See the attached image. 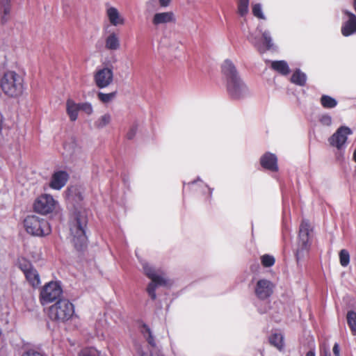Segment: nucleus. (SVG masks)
<instances>
[{
	"label": "nucleus",
	"instance_id": "1",
	"mask_svg": "<svg viewBox=\"0 0 356 356\" xmlns=\"http://www.w3.org/2000/svg\"><path fill=\"white\" fill-rule=\"evenodd\" d=\"M221 71L226 82L227 92L232 99H241L249 95V90L232 60L226 59L221 65Z\"/></svg>",
	"mask_w": 356,
	"mask_h": 356
},
{
	"label": "nucleus",
	"instance_id": "2",
	"mask_svg": "<svg viewBox=\"0 0 356 356\" xmlns=\"http://www.w3.org/2000/svg\"><path fill=\"white\" fill-rule=\"evenodd\" d=\"M87 225L88 211L76 209L70 221V231L72 241L77 250H81L87 244Z\"/></svg>",
	"mask_w": 356,
	"mask_h": 356
},
{
	"label": "nucleus",
	"instance_id": "3",
	"mask_svg": "<svg viewBox=\"0 0 356 356\" xmlns=\"http://www.w3.org/2000/svg\"><path fill=\"white\" fill-rule=\"evenodd\" d=\"M0 86L4 94L10 97H17L25 90L23 76L15 71L9 70L3 73Z\"/></svg>",
	"mask_w": 356,
	"mask_h": 356
},
{
	"label": "nucleus",
	"instance_id": "4",
	"mask_svg": "<svg viewBox=\"0 0 356 356\" xmlns=\"http://www.w3.org/2000/svg\"><path fill=\"white\" fill-rule=\"evenodd\" d=\"M74 314V306L67 299L58 300L49 309V316L54 321L64 323Z\"/></svg>",
	"mask_w": 356,
	"mask_h": 356
},
{
	"label": "nucleus",
	"instance_id": "5",
	"mask_svg": "<svg viewBox=\"0 0 356 356\" xmlns=\"http://www.w3.org/2000/svg\"><path fill=\"white\" fill-rule=\"evenodd\" d=\"M24 227L28 234L34 236L42 237L49 235L51 232L48 221L35 215L28 216L24 219Z\"/></svg>",
	"mask_w": 356,
	"mask_h": 356
},
{
	"label": "nucleus",
	"instance_id": "6",
	"mask_svg": "<svg viewBox=\"0 0 356 356\" xmlns=\"http://www.w3.org/2000/svg\"><path fill=\"white\" fill-rule=\"evenodd\" d=\"M144 273L151 279L152 282L148 284L147 292L152 300L156 298V289L159 286H165L168 280L163 273L156 270L152 265L146 261L141 263Z\"/></svg>",
	"mask_w": 356,
	"mask_h": 356
},
{
	"label": "nucleus",
	"instance_id": "7",
	"mask_svg": "<svg viewBox=\"0 0 356 356\" xmlns=\"http://www.w3.org/2000/svg\"><path fill=\"white\" fill-rule=\"evenodd\" d=\"M310 225L308 220H303L300 225L298 248L296 257L298 262L302 259L309 252L310 248Z\"/></svg>",
	"mask_w": 356,
	"mask_h": 356
},
{
	"label": "nucleus",
	"instance_id": "8",
	"mask_svg": "<svg viewBox=\"0 0 356 356\" xmlns=\"http://www.w3.org/2000/svg\"><path fill=\"white\" fill-rule=\"evenodd\" d=\"M63 289L60 282L51 281L44 284L40 293V301L42 305L61 300Z\"/></svg>",
	"mask_w": 356,
	"mask_h": 356
},
{
	"label": "nucleus",
	"instance_id": "9",
	"mask_svg": "<svg viewBox=\"0 0 356 356\" xmlns=\"http://www.w3.org/2000/svg\"><path fill=\"white\" fill-rule=\"evenodd\" d=\"M17 266L23 272L26 281L33 288H36L40 284V275L30 261L24 257L19 258Z\"/></svg>",
	"mask_w": 356,
	"mask_h": 356
},
{
	"label": "nucleus",
	"instance_id": "10",
	"mask_svg": "<svg viewBox=\"0 0 356 356\" xmlns=\"http://www.w3.org/2000/svg\"><path fill=\"white\" fill-rule=\"evenodd\" d=\"M353 134V131L346 126H341L329 138L330 144L338 150L344 149L348 136Z\"/></svg>",
	"mask_w": 356,
	"mask_h": 356
},
{
	"label": "nucleus",
	"instance_id": "11",
	"mask_svg": "<svg viewBox=\"0 0 356 356\" xmlns=\"http://www.w3.org/2000/svg\"><path fill=\"white\" fill-rule=\"evenodd\" d=\"M56 202L50 195H42L38 197L34 202L33 208L35 212L47 214L53 211Z\"/></svg>",
	"mask_w": 356,
	"mask_h": 356
},
{
	"label": "nucleus",
	"instance_id": "12",
	"mask_svg": "<svg viewBox=\"0 0 356 356\" xmlns=\"http://www.w3.org/2000/svg\"><path fill=\"white\" fill-rule=\"evenodd\" d=\"M94 81L99 88L108 87L113 81V70L108 67H103L96 71Z\"/></svg>",
	"mask_w": 356,
	"mask_h": 356
},
{
	"label": "nucleus",
	"instance_id": "13",
	"mask_svg": "<svg viewBox=\"0 0 356 356\" xmlns=\"http://www.w3.org/2000/svg\"><path fill=\"white\" fill-rule=\"evenodd\" d=\"M273 291V284L270 281L265 279L257 281L254 288V293L259 300H266L272 295Z\"/></svg>",
	"mask_w": 356,
	"mask_h": 356
},
{
	"label": "nucleus",
	"instance_id": "14",
	"mask_svg": "<svg viewBox=\"0 0 356 356\" xmlns=\"http://www.w3.org/2000/svg\"><path fill=\"white\" fill-rule=\"evenodd\" d=\"M343 12L349 19L342 24L341 33L343 36L348 37L356 33V15L347 10H343Z\"/></svg>",
	"mask_w": 356,
	"mask_h": 356
},
{
	"label": "nucleus",
	"instance_id": "15",
	"mask_svg": "<svg viewBox=\"0 0 356 356\" xmlns=\"http://www.w3.org/2000/svg\"><path fill=\"white\" fill-rule=\"evenodd\" d=\"M69 179L68 173L65 170L54 172L51 178L49 186L54 190H60L65 186Z\"/></svg>",
	"mask_w": 356,
	"mask_h": 356
},
{
	"label": "nucleus",
	"instance_id": "16",
	"mask_svg": "<svg viewBox=\"0 0 356 356\" xmlns=\"http://www.w3.org/2000/svg\"><path fill=\"white\" fill-rule=\"evenodd\" d=\"M64 149L73 160L80 159L84 155L82 147L74 138H72L70 141L65 143Z\"/></svg>",
	"mask_w": 356,
	"mask_h": 356
},
{
	"label": "nucleus",
	"instance_id": "17",
	"mask_svg": "<svg viewBox=\"0 0 356 356\" xmlns=\"http://www.w3.org/2000/svg\"><path fill=\"white\" fill-rule=\"evenodd\" d=\"M260 164L263 168L271 172H277L279 169L277 156L269 152L261 156Z\"/></svg>",
	"mask_w": 356,
	"mask_h": 356
},
{
	"label": "nucleus",
	"instance_id": "18",
	"mask_svg": "<svg viewBox=\"0 0 356 356\" xmlns=\"http://www.w3.org/2000/svg\"><path fill=\"white\" fill-rule=\"evenodd\" d=\"M175 15L172 12H163L156 13L152 19V23L155 26L175 22Z\"/></svg>",
	"mask_w": 356,
	"mask_h": 356
},
{
	"label": "nucleus",
	"instance_id": "19",
	"mask_svg": "<svg viewBox=\"0 0 356 356\" xmlns=\"http://www.w3.org/2000/svg\"><path fill=\"white\" fill-rule=\"evenodd\" d=\"M257 30L261 34V37L263 39V44H261V46L264 49V53L266 52V51L273 49L274 43L270 31H262L260 26H258L257 27Z\"/></svg>",
	"mask_w": 356,
	"mask_h": 356
},
{
	"label": "nucleus",
	"instance_id": "20",
	"mask_svg": "<svg viewBox=\"0 0 356 356\" xmlns=\"http://www.w3.org/2000/svg\"><path fill=\"white\" fill-rule=\"evenodd\" d=\"M79 111V103H76L72 99L67 100L66 111L71 121L74 122L77 120Z\"/></svg>",
	"mask_w": 356,
	"mask_h": 356
},
{
	"label": "nucleus",
	"instance_id": "21",
	"mask_svg": "<svg viewBox=\"0 0 356 356\" xmlns=\"http://www.w3.org/2000/svg\"><path fill=\"white\" fill-rule=\"evenodd\" d=\"M106 15L110 23L113 26H116L121 25L124 22L123 17L120 16L118 9L114 7L108 8L106 10Z\"/></svg>",
	"mask_w": 356,
	"mask_h": 356
},
{
	"label": "nucleus",
	"instance_id": "22",
	"mask_svg": "<svg viewBox=\"0 0 356 356\" xmlns=\"http://www.w3.org/2000/svg\"><path fill=\"white\" fill-rule=\"evenodd\" d=\"M271 68L282 75H288L290 72L289 65L285 60H275L271 62Z\"/></svg>",
	"mask_w": 356,
	"mask_h": 356
},
{
	"label": "nucleus",
	"instance_id": "23",
	"mask_svg": "<svg viewBox=\"0 0 356 356\" xmlns=\"http://www.w3.org/2000/svg\"><path fill=\"white\" fill-rule=\"evenodd\" d=\"M105 47L107 49L115 51L120 47V39L116 33H111L106 39Z\"/></svg>",
	"mask_w": 356,
	"mask_h": 356
},
{
	"label": "nucleus",
	"instance_id": "24",
	"mask_svg": "<svg viewBox=\"0 0 356 356\" xmlns=\"http://www.w3.org/2000/svg\"><path fill=\"white\" fill-rule=\"evenodd\" d=\"M307 79V76L306 74L302 72L300 69H296L291 77V83L299 86H305Z\"/></svg>",
	"mask_w": 356,
	"mask_h": 356
},
{
	"label": "nucleus",
	"instance_id": "25",
	"mask_svg": "<svg viewBox=\"0 0 356 356\" xmlns=\"http://www.w3.org/2000/svg\"><path fill=\"white\" fill-rule=\"evenodd\" d=\"M270 343L276 347L279 350L283 349L284 346V335L281 332L272 333L268 338Z\"/></svg>",
	"mask_w": 356,
	"mask_h": 356
},
{
	"label": "nucleus",
	"instance_id": "26",
	"mask_svg": "<svg viewBox=\"0 0 356 356\" xmlns=\"http://www.w3.org/2000/svg\"><path fill=\"white\" fill-rule=\"evenodd\" d=\"M10 13V0H0V13L2 24L6 23Z\"/></svg>",
	"mask_w": 356,
	"mask_h": 356
},
{
	"label": "nucleus",
	"instance_id": "27",
	"mask_svg": "<svg viewBox=\"0 0 356 356\" xmlns=\"http://www.w3.org/2000/svg\"><path fill=\"white\" fill-rule=\"evenodd\" d=\"M320 102L321 106L324 108L331 109L334 108L337 106L338 102L334 97L327 95H323L321 97Z\"/></svg>",
	"mask_w": 356,
	"mask_h": 356
},
{
	"label": "nucleus",
	"instance_id": "28",
	"mask_svg": "<svg viewBox=\"0 0 356 356\" xmlns=\"http://www.w3.org/2000/svg\"><path fill=\"white\" fill-rule=\"evenodd\" d=\"M140 332L144 336V337L146 339L147 343L150 346L154 347L156 346V342L149 326L145 323H143L140 327Z\"/></svg>",
	"mask_w": 356,
	"mask_h": 356
},
{
	"label": "nucleus",
	"instance_id": "29",
	"mask_svg": "<svg viewBox=\"0 0 356 356\" xmlns=\"http://www.w3.org/2000/svg\"><path fill=\"white\" fill-rule=\"evenodd\" d=\"M246 38L249 42L251 43L259 53L264 54V49L259 36L256 35L254 33L250 32Z\"/></svg>",
	"mask_w": 356,
	"mask_h": 356
},
{
	"label": "nucleus",
	"instance_id": "30",
	"mask_svg": "<svg viewBox=\"0 0 356 356\" xmlns=\"http://www.w3.org/2000/svg\"><path fill=\"white\" fill-rule=\"evenodd\" d=\"M347 323L353 335H356V312L349 311L346 316Z\"/></svg>",
	"mask_w": 356,
	"mask_h": 356
},
{
	"label": "nucleus",
	"instance_id": "31",
	"mask_svg": "<svg viewBox=\"0 0 356 356\" xmlns=\"http://www.w3.org/2000/svg\"><path fill=\"white\" fill-rule=\"evenodd\" d=\"M111 121V115L109 113H106L99 117L94 123L95 127L97 129H103L108 125Z\"/></svg>",
	"mask_w": 356,
	"mask_h": 356
},
{
	"label": "nucleus",
	"instance_id": "32",
	"mask_svg": "<svg viewBox=\"0 0 356 356\" xmlns=\"http://www.w3.org/2000/svg\"><path fill=\"white\" fill-rule=\"evenodd\" d=\"M117 92H112L110 93H104L102 92H97V97L100 102L104 104L111 102L116 96Z\"/></svg>",
	"mask_w": 356,
	"mask_h": 356
},
{
	"label": "nucleus",
	"instance_id": "33",
	"mask_svg": "<svg viewBox=\"0 0 356 356\" xmlns=\"http://www.w3.org/2000/svg\"><path fill=\"white\" fill-rule=\"evenodd\" d=\"M250 0H238V13L241 17L245 16L249 11Z\"/></svg>",
	"mask_w": 356,
	"mask_h": 356
},
{
	"label": "nucleus",
	"instance_id": "34",
	"mask_svg": "<svg viewBox=\"0 0 356 356\" xmlns=\"http://www.w3.org/2000/svg\"><path fill=\"white\" fill-rule=\"evenodd\" d=\"M252 14L254 17L261 19H266V16L264 15L262 10V6L261 3H257L252 5Z\"/></svg>",
	"mask_w": 356,
	"mask_h": 356
},
{
	"label": "nucleus",
	"instance_id": "35",
	"mask_svg": "<svg viewBox=\"0 0 356 356\" xmlns=\"http://www.w3.org/2000/svg\"><path fill=\"white\" fill-rule=\"evenodd\" d=\"M78 356H99V353L96 348L89 347L81 350Z\"/></svg>",
	"mask_w": 356,
	"mask_h": 356
},
{
	"label": "nucleus",
	"instance_id": "36",
	"mask_svg": "<svg viewBox=\"0 0 356 356\" xmlns=\"http://www.w3.org/2000/svg\"><path fill=\"white\" fill-rule=\"evenodd\" d=\"M340 264L342 266L346 267L350 263V254L348 250L343 249L339 252Z\"/></svg>",
	"mask_w": 356,
	"mask_h": 356
},
{
	"label": "nucleus",
	"instance_id": "37",
	"mask_svg": "<svg viewBox=\"0 0 356 356\" xmlns=\"http://www.w3.org/2000/svg\"><path fill=\"white\" fill-rule=\"evenodd\" d=\"M261 264L265 267H271L275 264L274 257L269 254H264L261 258Z\"/></svg>",
	"mask_w": 356,
	"mask_h": 356
},
{
	"label": "nucleus",
	"instance_id": "38",
	"mask_svg": "<svg viewBox=\"0 0 356 356\" xmlns=\"http://www.w3.org/2000/svg\"><path fill=\"white\" fill-rule=\"evenodd\" d=\"M318 120H319V122L322 125L326 126V127L331 126V124L332 123V118L331 115L327 113H324V114L321 115L319 116Z\"/></svg>",
	"mask_w": 356,
	"mask_h": 356
},
{
	"label": "nucleus",
	"instance_id": "39",
	"mask_svg": "<svg viewBox=\"0 0 356 356\" xmlns=\"http://www.w3.org/2000/svg\"><path fill=\"white\" fill-rule=\"evenodd\" d=\"M79 109L87 115H91L93 113L92 106L89 102L79 103Z\"/></svg>",
	"mask_w": 356,
	"mask_h": 356
},
{
	"label": "nucleus",
	"instance_id": "40",
	"mask_svg": "<svg viewBox=\"0 0 356 356\" xmlns=\"http://www.w3.org/2000/svg\"><path fill=\"white\" fill-rule=\"evenodd\" d=\"M22 356H47L42 352L33 348H29L26 350Z\"/></svg>",
	"mask_w": 356,
	"mask_h": 356
},
{
	"label": "nucleus",
	"instance_id": "41",
	"mask_svg": "<svg viewBox=\"0 0 356 356\" xmlns=\"http://www.w3.org/2000/svg\"><path fill=\"white\" fill-rule=\"evenodd\" d=\"M137 129H138V125L137 124L132 125L130 129L129 130V131L127 134V138L129 140L133 139L134 138V136H136V134L137 132Z\"/></svg>",
	"mask_w": 356,
	"mask_h": 356
},
{
	"label": "nucleus",
	"instance_id": "42",
	"mask_svg": "<svg viewBox=\"0 0 356 356\" xmlns=\"http://www.w3.org/2000/svg\"><path fill=\"white\" fill-rule=\"evenodd\" d=\"M332 351L334 356H341L340 347L338 343L334 344Z\"/></svg>",
	"mask_w": 356,
	"mask_h": 356
},
{
	"label": "nucleus",
	"instance_id": "43",
	"mask_svg": "<svg viewBox=\"0 0 356 356\" xmlns=\"http://www.w3.org/2000/svg\"><path fill=\"white\" fill-rule=\"evenodd\" d=\"M204 188L208 191L207 200L209 201H210L211 200V197H212V193H213V188H211L209 187L207 185H204Z\"/></svg>",
	"mask_w": 356,
	"mask_h": 356
},
{
	"label": "nucleus",
	"instance_id": "44",
	"mask_svg": "<svg viewBox=\"0 0 356 356\" xmlns=\"http://www.w3.org/2000/svg\"><path fill=\"white\" fill-rule=\"evenodd\" d=\"M159 3L162 7H167L170 2V0H159Z\"/></svg>",
	"mask_w": 356,
	"mask_h": 356
},
{
	"label": "nucleus",
	"instance_id": "45",
	"mask_svg": "<svg viewBox=\"0 0 356 356\" xmlns=\"http://www.w3.org/2000/svg\"><path fill=\"white\" fill-rule=\"evenodd\" d=\"M75 200L82 201L83 200V196L81 195L80 192H78L75 194Z\"/></svg>",
	"mask_w": 356,
	"mask_h": 356
},
{
	"label": "nucleus",
	"instance_id": "46",
	"mask_svg": "<svg viewBox=\"0 0 356 356\" xmlns=\"http://www.w3.org/2000/svg\"><path fill=\"white\" fill-rule=\"evenodd\" d=\"M268 305H265L264 308H259L258 307V311L260 314H265L267 312L268 310Z\"/></svg>",
	"mask_w": 356,
	"mask_h": 356
},
{
	"label": "nucleus",
	"instance_id": "47",
	"mask_svg": "<svg viewBox=\"0 0 356 356\" xmlns=\"http://www.w3.org/2000/svg\"><path fill=\"white\" fill-rule=\"evenodd\" d=\"M306 356H316V353L314 349L309 350Z\"/></svg>",
	"mask_w": 356,
	"mask_h": 356
},
{
	"label": "nucleus",
	"instance_id": "48",
	"mask_svg": "<svg viewBox=\"0 0 356 356\" xmlns=\"http://www.w3.org/2000/svg\"><path fill=\"white\" fill-rule=\"evenodd\" d=\"M156 3H157V0H150L147 3V5H148V6H154Z\"/></svg>",
	"mask_w": 356,
	"mask_h": 356
},
{
	"label": "nucleus",
	"instance_id": "49",
	"mask_svg": "<svg viewBox=\"0 0 356 356\" xmlns=\"http://www.w3.org/2000/svg\"><path fill=\"white\" fill-rule=\"evenodd\" d=\"M353 161L355 162H356V149L353 152Z\"/></svg>",
	"mask_w": 356,
	"mask_h": 356
},
{
	"label": "nucleus",
	"instance_id": "50",
	"mask_svg": "<svg viewBox=\"0 0 356 356\" xmlns=\"http://www.w3.org/2000/svg\"><path fill=\"white\" fill-rule=\"evenodd\" d=\"M197 180H200V178H197V180H194V181H191V183H189V184H194L195 183H196V181H197Z\"/></svg>",
	"mask_w": 356,
	"mask_h": 356
},
{
	"label": "nucleus",
	"instance_id": "51",
	"mask_svg": "<svg viewBox=\"0 0 356 356\" xmlns=\"http://www.w3.org/2000/svg\"><path fill=\"white\" fill-rule=\"evenodd\" d=\"M353 6H354V9L356 12V0H354Z\"/></svg>",
	"mask_w": 356,
	"mask_h": 356
},
{
	"label": "nucleus",
	"instance_id": "52",
	"mask_svg": "<svg viewBox=\"0 0 356 356\" xmlns=\"http://www.w3.org/2000/svg\"><path fill=\"white\" fill-rule=\"evenodd\" d=\"M323 356H331V355L329 353H325Z\"/></svg>",
	"mask_w": 356,
	"mask_h": 356
},
{
	"label": "nucleus",
	"instance_id": "53",
	"mask_svg": "<svg viewBox=\"0 0 356 356\" xmlns=\"http://www.w3.org/2000/svg\"><path fill=\"white\" fill-rule=\"evenodd\" d=\"M140 356H148V355L145 353H142Z\"/></svg>",
	"mask_w": 356,
	"mask_h": 356
},
{
	"label": "nucleus",
	"instance_id": "54",
	"mask_svg": "<svg viewBox=\"0 0 356 356\" xmlns=\"http://www.w3.org/2000/svg\"><path fill=\"white\" fill-rule=\"evenodd\" d=\"M123 181H124V182H126V181H127V179H126V177H124V178H123Z\"/></svg>",
	"mask_w": 356,
	"mask_h": 356
}]
</instances>
